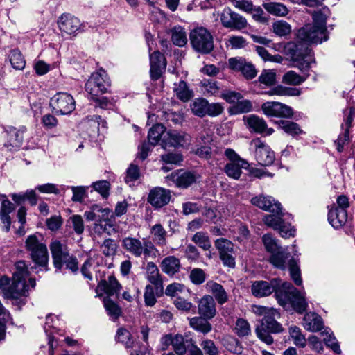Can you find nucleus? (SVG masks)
Returning a JSON list of instances; mask_svg holds the SVG:
<instances>
[{
  "mask_svg": "<svg viewBox=\"0 0 355 355\" xmlns=\"http://www.w3.org/2000/svg\"><path fill=\"white\" fill-rule=\"evenodd\" d=\"M116 249L117 245L116 242L111 239H105L101 245V250L102 253L107 257L115 254Z\"/></svg>",
  "mask_w": 355,
  "mask_h": 355,
  "instance_id": "55",
  "label": "nucleus"
},
{
  "mask_svg": "<svg viewBox=\"0 0 355 355\" xmlns=\"http://www.w3.org/2000/svg\"><path fill=\"white\" fill-rule=\"evenodd\" d=\"M150 233L155 245L161 247L166 245L167 232L161 224L158 223L153 225L150 227Z\"/></svg>",
  "mask_w": 355,
  "mask_h": 355,
  "instance_id": "33",
  "label": "nucleus"
},
{
  "mask_svg": "<svg viewBox=\"0 0 355 355\" xmlns=\"http://www.w3.org/2000/svg\"><path fill=\"white\" fill-rule=\"evenodd\" d=\"M347 220V210L344 209H331L329 211L328 220L336 229L343 226Z\"/></svg>",
  "mask_w": 355,
  "mask_h": 355,
  "instance_id": "30",
  "label": "nucleus"
},
{
  "mask_svg": "<svg viewBox=\"0 0 355 355\" xmlns=\"http://www.w3.org/2000/svg\"><path fill=\"white\" fill-rule=\"evenodd\" d=\"M313 23L301 28L297 34L298 41L290 49L291 58L297 62V67L302 71H306L314 62L309 44H320L328 40L327 19L328 10L315 12Z\"/></svg>",
  "mask_w": 355,
  "mask_h": 355,
  "instance_id": "1",
  "label": "nucleus"
},
{
  "mask_svg": "<svg viewBox=\"0 0 355 355\" xmlns=\"http://www.w3.org/2000/svg\"><path fill=\"white\" fill-rule=\"evenodd\" d=\"M53 111L60 115L71 114L76 108L73 97L67 92H58L50 100Z\"/></svg>",
  "mask_w": 355,
  "mask_h": 355,
  "instance_id": "12",
  "label": "nucleus"
},
{
  "mask_svg": "<svg viewBox=\"0 0 355 355\" xmlns=\"http://www.w3.org/2000/svg\"><path fill=\"white\" fill-rule=\"evenodd\" d=\"M306 80V78L298 75L294 71L286 72L282 78L283 83L291 85H300Z\"/></svg>",
  "mask_w": 355,
  "mask_h": 355,
  "instance_id": "49",
  "label": "nucleus"
},
{
  "mask_svg": "<svg viewBox=\"0 0 355 355\" xmlns=\"http://www.w3.org/2000/svg\"><path fill=\"white\" fill-rule=\"evenodd\" d=\"M168 136L167 142L172 146H187L190 144L191 136L184 132L170 130L166 133Z\"/></svg>",
  "mask_w": 355,
  "mask_h": 355,
  "instance_id": "29",
  "label": "nucleus"
},
{
  "mask_svg": "<svg viewBox=\"0 0 355 355\" xmlns=\"http://www.w3.org/2000/svg\"><path fill=\"white\" fill-rule=\"evenodd\" d=\"M171 198L170 190L161 187H155L150 190L147 201L154 208H162L170 202Z\"/></svg>",
  "mask_w": 355,
  "mask_h": 355,
  "instance_id": "19",
  "label": "nucleus"
},
{
  "mask_svg": "<svg viewBox=\"0 0 355 355\" xmlns=\"http://www.w3.org/2000/svg\"><path fill=\"white\" fill-rule=\"evenodd\" d=\"M259 81L267 86H272L276 82V73L273 70H263L259 77Z\"/></svg>",
  "mask_w": 355,
  "mask_h": 355,
  "instance_id": "54",
  "label": "nucleus"
},
{
  "mask_svg": "<svg viewBox=\"0 0 355 355\" xmlns=\"http://www.w3.org/2000/svg\"><path fill=\"white\" fill-rule=\"evenodd\" d=\"M248 42L243 36L232 35L227 40L226 45L232 49H243L248 45Z\"/></svg>",
  "mask_w": 355,
  "mask_h": 355,
  "instance_id": "48",
  "label": "nucleus"
},
{
  "mask_svg": "<svg viewBox=\"0 0 355 355\" xmlns=\"http://www.w3.org/2000/svg\"><path fill=\"white\" fill-rule=\"evenodd\" d=\"M189 343V340H185L181 334H176L173 339V348L178 355H184L187 352L185 344Z\"/></svg>",
  "mask_w": 355,
  "mask_h": 355,
  "instance_id": "44",
  "label": "nucleus"
},
{
  "mask_svg": "<svg viewBox=\"0 0 355 355\" xmlns=\"http://www.w3.org/2000/svg\"><path fill=\"white\" fill-rule=\"evenodd\" d=\"M248 166V162L243 160L241 162H230L225 166V172L230 178L238 180L241 175V168H245Z\"/></svg>",
  "mask_w": 355,
  "mask_h": 355,
  "instance_id": "37",
  "label": "nucleus"
},
{
  "mask_svg": "<svg viewBox=\"0 0 355 355\" xmlns=\"http://www.w3.org/2000/svg\"><path fill=\"white\" fill-rule=\"evenodd\" d=\"M25 247L34 263L42 267L47 266L49 253L41 234L36 233L29 235L26 239Z\"/></svg>",
  "mask_w": 355,
  "mask_h": 355,
  "instance_id": "4",
  "label": "nucleus"
},
{
  "mask_svg": "<svg viewBox=\"0 0 355 355\" xmlns=\"http://www.w3.org/2000/svg\"><path fill=\"white\" fill-rule=\"evenodd\" d=\"M263 7L268 13L277 17H285L289 12L288 8L279 2L264 3Z\"/></svg>",
  "mask_w": 355,
  "mask_h": 355,
  "instance_id": "36",
  "label": "nucleus"
},
{
  "mask_svg": "<svg viewBox=\"0 0 355 355\" xmlns=\"http://www.w3.org/2000/svg\"><path fill=\"white\" fill-rule=\"evenodd\" d=\"M207 101L202 98L195 99L191 104V109L193 114L199 117L206 115Z\"/></svg>",
  "mask_w": 355,
  "mask_h": 355,
  "instance_id": "43",
  "label": "nucleus"
},
{
  "mask_svg": "<svg viewBox=\"0 0 355 355\" xmlns=\"http://www.w3.org/2000/svg\"><path fill=\"white\" fill-rule=\"evenodd\" d=\"M289 334L295 345L300 347H304L306 345V340L302 334L300 329L297 326H291L289 328Z\"/></svg>",
  "mask_w": 355,
  "mask_h": 355,
  "instance_id": "47",
  "label": "nucleus"
},
{
  "mask_svg": "<svg viewBox=\"0 0 355 355\" xmlns=\"http://www.w3.org/2000/svg\"><path fill=\"white\" fill-rule=\"evenodd\" d=\"M282 283L279 279L273 278L270 281H254L251 285V292L257 297L269 296L273 292L277 297V291H282Z\"/></svg>",
  "mask_w": 355,
  "mask_h": 355,
  "instance_id": "13",
  "label": "nucleus"
},
{
  "mask_svg": "<svg viewBox=\"0 0 355 355\" xmlns=\"http://www.w3.org/2000/svg\"><path fill=\"white\" fill-rule=\"evenodd\" d=\"M220 21L224 27L236 31H241L248 25L245 17L232 11L230 8L223 9L220 15Z\"/></svg>",
  "mask_w": 355,
  "mask_h": 355,
  "instance_id": "17",
  "label": "nucleus"
},
{
  "mask_svg": "<svg viewBox=\"0 0 355 355\" xmlns=\"http://www.w3.org/2000/svg\"><path fill=\"white\" fill-rule=\"evenodd\" d=\"M189 279L193 284L200 285L205 281L206 274L201 268H193L190 272Z\"/></svg>",
  "mask_w": 355,
  "mask_h": 355,
  "instance_id": "57",
  "label": "nucleus"
},
{
  "mask_svg": "<svg viewBox=\"0 0 355 355\" xmlns=\"http://www.w3.org/2000/svg\"><path fill=\"white\" fill-rule=\"evenodd\" d=\"M104 306L107 313L114 319L118 318V317L120 315V308L110 299L107 298L104 300Z\"/></svg>",
  "mask_w": 355,
  "mask_h": 355,
  "instance_id": "58",
  "label": "nucleus"
},
{
  "mask_svg": "<svg viewBox=\"0 0 355 355\" xmlns=\"http://www.w3.org/2000/svg\"><path fill=\"white\" fill-rule=\"evenodd\" d=\"M282 291H277V300L279 305L286 308L291 304L293 309L300 313L308 307L305 297L289 282L282 283Z\"/></svg>",
  "mask_w": 355,
  "mask_h": 355,
  "instance_id": "3",
  "label": "nucleus"
},
{
  "mask_svg": "<svg viewBox=\"0 0 355 355\" xmlns=\"http://www.w3.org/2000/svg\"><path fill=\"white\" fill-rule=\"evenodd\" d=\"M278 128L282 130L285 133L295 137L300 135L304 134V132L300 125L293 121L279 120L276 122Z\"/></svg>",
  "mask_w": 355,
  "mask_h": 355,
  "instance_id": "34",
  "label": "nucleus"
},
{
  "mask_svg": "<svg viewBox=\"0 0 355 355\" xmlns=\"http://www.w3.org/2000/svg\"><path fill=\"white\" fill-rule=\"evenodd\" d=\"M50 250L53 259V264L56 269L60 270L63 266V261L69 255L66 245L59 241H53L50 244Z\"/></svg>",
  "mask_w": 355,
  "mask_h": 355,
  "instance_id": "24",
  "label": "nucleus"
},
{
  "mask_svg": "<svg viewBox=\"0 0 355 355\" xmlns=\"http://www.w3.org/2000/svg\"><path fill=\"white\" fill-rule=\"evenodd\" d=\"M273 32L279 36H286L291 32V27L285 21L279 20L272 24Z\"/></svg>",
  "mask_w": 355,
  "mask_h": 355,
  "instance_id": "51",
  "label": "nucleus"
},
{
  "mask_svg": "<svg viewBox=\"0 0 355 355\" xmlns=\"http://www.w3.org/2000/svg\"><path fill=\"white\" fill-rule=\"evenodd\" d=\"M235 331L240 337L248 336L251 332L250 324L247 320L239 318L236 322Z\"/></svg>",
  "mask_w": 355,
  "mask_h": 355,
  "instance_id": "53",
  "label": "nucleus"
},
{
  "mask_svg": "<svg viewBox=\"0 0 355 355\" xmlns=\"http://www.w3.org/2000/svg\"><path fill=\"white\" fill-rule=\"evenodd\" d=\"M208 320L199 315V316L189 318V325L194 330L203 334H207L212 329V326Z\"/></svg>",
  "mask_w": 355,
  "mask_h": 355,
  "instance_id": "32",
  "label": "nucleus"
},
{
  "mask_svg": "<svg viewBox=\"0 0 355 355\" xmlns=\"http://www.w3.org/2000/svg\"><path fill=\"white\" fill-rule=\"evenodd\" d=\"M164 132L165 128L163 125L157 123L153 125L148 132L149 142L153 146L156 145Z\"/></svg>",
  "mask_w": 355,
  "mask_h": 355,
  "instance_id": "46",
  "label": "nucleus"
},
{
  "mask_svg": "<svg viewBox=\"0 0 355 355\" xmlns=\"http://www.w3.org/2000/svg\"><path fill=\"white\" fill-rule=\"evenodd\" d=\"M116 337L118 342L124 344L127 347H131L132 343L131 335L127 329L124 328L119 329Z\"/></svg>",
  "mask_w": 355,
  "mask_h": 355,
  "instance_id": "60",
  "label": "nucleus"
},
{
  "mask_svg": "<svg viewBox=\"0 0 355 355\" xmlns=\"http://www.w3.org/2000/svg\"><path fill=\"white\" fill-rule=\"evenodd\" d=\"M252 109V104L249 100L239 101L232 107L230 111L232 114H238L241 113L249 112Z\"/></svg>",
  "mask_w": 355,
  "mask_h": 355,
  "instance_id": "50",
  "label": "nucleus"
},
{
  "mask_svg": "<svg viewBox=\"0 0 355 355\" xmlns=\"http://www.w3.org/2000/svg\"><path fill=\"white\" fill-rule=\"evenodd\" d=\"M150 76L152 79H159L166 66V59L159 51H155L150 55Z\"/></svg>",
  "mask_w": 355,
  "mask_h": 355,
  "instance_id": "25",
  "label": "nucleus"
},
{
  "mask_svg": "<svg viewBox=\"0 0 355 355\" xmlns=\"http://www.w3.org/2000/svg\"><path fill=\"white\" fill-rule=\"evenodd\" d=\"M256 51L264 61L280 62L282 60V58L279 55L275 56L270 55L268 51L262 46H257Z\"/></svg>",
  "mask_w": 355,
  "mask_h": 355,
  "instance_id": "61",
  "label": "nucleus"
},
{
  "mask_svg": "<svg viewBox=\"0 0 355 355\" xmlns=\"http://www.w3.org/2000/svg\"><path fill=\"white\" fill-rule=\"evenodd\" d=\"M289 253L284 250H278L271 254L269 261L277 268L284 270L288 268L290 275L296 285L300 286L302 283L300 268L296 261L289 259Z\"/></svg>",
  "mask_w": 355,
  "mask_h": 355,
  "instance_id": "5",
  "label": "nucleus"
},
{
  "mask_svg": "<svg viewBox=\"0 0 355 355\" xmlns=\"http://www.w3.org/2000/svg\"><path fill=\"white\" fill-rule=\"evenodd\" d=\"M201 347L207 355H218V350L213 340L206 339L200 343Z\"/></svg>",
  "mask_w": 355,
  "mask_h": 355,
  "instance_id": "62",
  "label": "nucleus"
},
{
  "mask_svg": "<svg viewBox=\"0 0 355 355\" xmlns=\"http://www.w3.org/2000/svg\"><path fill=\"white\" fill-rule=\"evenodd\" d=\"M231 3L237 9L245 12H252L253 3L251 0H230Z\"/></svg>",
  "mask_w": 355,
  "mask_h": 355,
  "instance_id": "59",
  "label": "nucleus"
},
{
  "mask_svg": "<svg viewBox=\"0 0 355 355\" xmlns=\"http://www.w3.org/2000/svg\"><path fill=\"white\" fill-rule=\"evenodd\" d=\"M198 175L193 172L177 171L166 177V181H171L179 188H187L194 183Z\"/></svg>",
  "mask_w": 355,
  "mask_h": 355,
  "instance_id": "20",
  "label": "nucleus"
},
{
  "mask_svg": "<svg viewBox=\"0 0 355 355\" xmlns=\"http://www.w3.org/2000/svg\"><path fill=\"white\" fill-rule=\"evenodd\" d=\"M140 171L137 165L131 164L126 171V176L125 181L130 186H132L133 183L139 178Z\"/></svg>",
  "mask_w": 355,
  "mask_h": 355,
  "instance_id": "52",
  "label": "nucleus"
},
{
  "mask_svg": "<svg viewBox=\"0 0 355 355\" xmlns=\"http://www.w3.org/2000/svg\"><path fill=\"white\" fill-rule=\"evenodd\" d=\"M95 191L101 193L104 198L107 197L109 194L110 183L106 180L98 181L92 184Z\"/></svg>",
  "mask_w": 355,
  "mask_h": 355,
  "instance_id": "63",
  "label": "nucleus"
},
{
  "mask_svg": "<svg viewBox=\"0 0 355 355\" xmlns=\"http://www.w3.org/2000/svg\"><path fill=\"white\" fill-rule=\"evenodd\" d=\"M279 315L278 312L277 314H268L266 318L261 320V325L257 327L255 332L257 336L263 342L268 345L273 343V338L270 334L280 333L283 331L282 325L275 320V316Z\"/></svg>",
  "mask_w": 355,
  "mask_h": 355,
  "instance_id": "9",
  "label": "nucleus"
},
{
  "mask_svg": "<svg viewBox=\"0 0 355 355\" xmlns=\"http://www.w3.org/2000/svg\"><path fill=\"white\" fill-rule=\"evenodd\" d=\"M60 31L68 35L77 32L81 26L80 21L70 14H62L58 19Z\"/></svg>",
  "mask_w": 355,
  "mask_h": 355,
  "instance_id": "23",
  "label": "nucleus"
},
{
  "mask_svg": "<svg viewBox=\"0 0 355 355\" xmlns=\"http://www.w3.org/2000/svg\"><path fill=\"white\" fill-rule=\"evenodd\" d=\"M160 267L164 273L173 276L179 272L181 267L180 261L174 256H168L162 261Z\"/></svg>",
  "mask_w": 355,
  "mask_h": 355,
  "instance_id": "31",
  "label": "nucleus"
},
{
  "mask_svg": "<svg viewBox=\"0 0 355 355\" xmlns=\"http://www.w3.org/2000/svg\"><path fill=\"white\" fill-rule=\"evenodd\" d=\"M189 40L192 48L198 53L208 54L214 49V38L208 29L198 26L189 33Z\"/></svg>",
  "mask_w": 355,
  "mask_h": 355,
  "instance_id": "6",
  "label": "nucleus"
},
{
  "mask_svg": "<svg viewBox=\"0 0 355 355\" xmlns=\"http://www.w3.org/2000/svg\"><path fill=\"white\" fill-rule=\"evenodd\" d=\"M171 40L173 44L178 46H184L187 43V35L184 28L175 26L171 30Z\"/></svg>",
  "mask_w": 355,
  "mask_h": 355,
  "instance_id": "40",
  "label": "nucleus"
},
{
  "mask_svg": "<svg viewBox=\"0 0 355 355\" xmlns=\"http://www.w3.org/2000/svg\"><path fill=\"white\" fill-rule=\"evenodd\" d=\"M262 240L267 251L272 254L279 250L281 248L277 244V240L271 234H266L263 235Z\"/></svg>",
  "mask_w": 355,
  "mask_h": 355,
  "instance_id": "56",
  "label": "nucleus"
},
{
  "mask_svg": "<svg viewBox=\"0 0 355 355\" xmlns=\"http://www.w3.org/2000/svg\"><path fill=\"white\" fill-rule=\"evenodd\" d=\"M272 214H267L263 221L267 226L278 230L280 235L284 238L293 236L295 230L289 223H286L283 219L285 214L282 211V206H279V211L272 212Z\"/></svg>",
  "mask_w": 355,
  "mask_h": 355,
  "instance_id": "10",
  "label": "nucleus"
},
{
  "mask_svg": "<svg viewBox=\"0 0 355 355\" xmlns=\"http://www.w3.org/2000/svg\"><path fill=\"white\" fill-rule=\"evenodd\" d=\"M111 82L105 71L101 69L92 73L85 83V90L91 97L99 96L107 92Z\"/></svg>",
  "mask_w": 355,
  "mask_h": 355,
  "instance_id": "8",
  "label": "nucleus"
},
{
  "mask_svg": "<svg viewBox=\"0 0 355 355\" xmlns=\"http://www.w3.org/2000/svg\"><path fill=\"white\" fill-rule=\"evenodd\" d=\"M198 313L207 320L214 318L216 313V304L213 296L205 295L198 302Z\"/></svg>",
  "mask_w": 355,
  "mask_h": 355,
  "instance_id": "22",
  "label": "nucleus"
},
{
  "mask_svg": "<svg viewBox=\"0 0 355 355\" xmlns=\"http://www.w3.org/2000/svg\"><path fill=\"white\" fill-rule=\"evenodd\" d=\"M321 335L323 336V340L328 347L331 348L336 354L341 353L340 345L330 329L327 327L324 328Z\"/></svg>",
  "mask_w": 355,
  "mask_h": 355,
  "instance_id": "38",
  "label": "nucleus"
},
{
  "mask_svg": "<svg viewBox=\"0 0 355 355\" xmlns=\"http://www.w3.org/2000/svg\"><path fill=\"white\" fill-rule=\"evenodd\" d=\"M205 93L209 95H217L219 93L220 88L216 81L205 80L203 83Z\"/></svg>",
  "mask_w": 355,
  "mask_h": 355,
  "instance_id": "64",
  "label": "nucleus"
},
{
  "mask_svg": "<svg viewBox=\"0 0 355 355\" xmlns=\"http://www.w3.org/2000/svg\"><path fill=\"white\" fill-rule=\"evenodd\" d=\"M243 121L247 128L251 131L265 135H271L274 132L272 128H268L265 120L254 114L243 116Z\"/></svg>",
  "mask_w": 355,
  "mask_h": 355,
  "instance_id": "21",
  "label": "nucleus"
},
{
  "mask_svg": "<svg viewBox=\"0 0 355 355\" xmlns=\"http://www.w3.org/2000/svg\"><path fill=\"white\" fill-rule=\"evenodd\" d=\"M4 143L3 147L8 151L19 150L24 141V135L26 132L25 126L19 128L12 125L3 126Z\"/></svg>",
  "mask_w": 355,
  "mask_h": 355,
  "instance_id": "11",
  "label": "nucleus"
},
{
  "mask_svg": "<svg viewBox=\"0 0 355 355\" xmlns=\"http://www.w3.org/2000/svg\"><path fill=\"white\" fill-rule=\"evenodd\" d=\"M173 91L181 101H188L193 96L192 91L189 89L184 81H180L174 84Z\"/></svg>",
  "mask_w": 355,
  "mask_h": 355,
  "instance_id": "39",
  "label": "nucleus"
},
{
  "mask_svg": "<svg viewBox=\"0 0 355 355\" xmlns=\"http://www.w3.org/2000/svg\"><path fill=\"white\" fill-rule=\"evenodd\" d=\"M265 115L270 117L291 118L293 109L286 104L276 101H268L261 105Z\"/></svg>",
  "mask_w": 355,
  "mask_h": 355,
  "instance_id": "18",
  "label": "nucleus"
},
{
  "mask_svg": "<svg viewBox=\"0 0 355 355\" xmlns=\"http://www.w3.org/2000/svg\"><path fill=\"white\" fill-rule=\"evenodd\" d=\"M9 60L12 67L16 70H22L25 67V59L18 49H13L10 51Z\"/></svg>",
  "mask_w": 355,
  "mask_h": 355,
  "instance_id": "42",
  "label": "nucleus"
},
{
  "mask_svg": "<svg viewBox=\"0 0 355 355\" xmlns=\"http://www.w3.org/2000/svg\"><path fill=\"white\" fill-rule=\"evenodd\" d=\"M102 284L105 293L109 295L118 293L121 288L120 284L114 276H110L107 282L105 281Z\"/></svg>",
  "mask_w": 355,
  "mask_h": 355,
  "instance_id": "45",
  "label": "nucleus"
},
{
  "mask_svg": "<svg viewBox=\"0 0 355 355\" xmlns=\"http://www.w3.org/2000/svg\"><path fill=\"white\" fill-rule=\"evenodd\" d=\"M29 272L24 261H19L15 264V271L13 273L12 281L10 284V279L7 277L0 278V288L6 297L17 299L21 296H26L28 292L29 286L35 288V280L29 279V284H26V279Z\"/></svg>",
  "mask_w": 355,
  "mask_h": 355,
  "instance_id": "2",
  "label": "nucleus"
},
{
  "mask_svg": "<svg viewBox=\"0 0 355 355\" xmlns=\"http://www.w3.org/2000/svg\"><path fill=\"white\" fill-rule=\"evenodd\" d=\"M216 248L223 264L228 268H234L236 266L234 244L229 240L220 238L214 241Z\"/></svg>",
  "mask_w": 355,
  "mask_h": 355,
  "instance_id": "15",
  "label": "nucleus"
},
{
  "mask_svg": "<svg viewBox=\"0 0 355 355\" xmlns=\"http://www.w3.org/2000/svg\"><path fill=\"white\" fill-rule=\"evenodd\" d=\"M251 202L254 206L270 212L279 211L281 204L269 196L259 195L251 199Z\"/></svg>",
  "mask_w": 355,
  "mask_h": 355,
  "instance_id": "26",
  "label": "nucleus"
},
{
  "mask_svg": "<svg viewBox=\"0 0 355 355\" xmlns=\"http://www.w3.org/2000/svg\"><path fill=\"white\" fill-rule=\"evenodd\" d=\"M302 325L309 331H319L323 329V320L318 314L309 312L304 316Z\"/></svg>",
  "mask_w": 355,
  "mask_h": 355,
  "instance_id": "28",
  "label": "nucleus"
},
{
  "mask_svg": "<svg viewBox=\"0 0 355 355\" xmlns=\"http://www.w3.org/2000/svg\"><path fill=\"white\" fill-rule=\"evenodd\" d=\"M146 277L148 282L155 286H159L162 284V276L159 270L153 262H148L146 266Z\"/></svg>",
  "mask_w": 355,
  "mask_h": 355,
  "instance_id": "35",
  "label": "nucleus"
},
{
  "mask_svg": "<svg viewBox=\"0 0 355 355\" xmlns=\"http://www.w3.org/2000/svg\"><path fill=\"white\" fill-rule=\"evenodd\" d=\"M250 149L254 152V156L260 165L270 166L275 160V154L270 148L260 139H252L250 143Z\"/></svg>",
  "mask_w": 355,
  "mask_h": 355,
  "instance_id": "14",
  "label": "nucleus"
},
{
  "mask_svg": "<svg viewBox=\"0 0 355 355\" xmlns=\"http://www.w3.org/2000/svg\"><path fill=\"white\" fill-rule=\"evenodd\" d=\"M191 241L204 250H209L211 248V241L207 232H197L192 236Z\"/></svg>",
  "mask_w": 355,
  "mask_h": 355,
  "instance_id": "41",
  "label": "nucleus"
},
{
  "mask_svg": "<svg viewBox=\"0 0 355 355\" xmlns=\"http://www.w3.org/2000/svg\"><path fill=\"white\" fill-rule=\"evenodd\" d=\"M122 245L128 252L135 257H140L142 254L146 257H155L157 249L150 241H144V243L136 238L126 237L122 241Z\"/></svg>",
  "mask_w": 355,
  "mask_h": 355,
  "instance_id": "7",
  "label": "nucleus"
},
{
  "mask_svg": "<svg viewBox=\"0 0 355 355\" xmlns=\"http://www.w3.org/2000/svg\"><path fill=\"white\" fill-rule=\"evenodd\" d=\"M207 292L211 293L219 304L226 303L229 297L223 286L214 281H208L205 284Z\"/></svg>",
  "mask_w": 355,
  "mask_h": 355,
  "instance_id": "27",
  "label": "nucleus"
},
{
  "mask_svg": "<svg viewBox=\"0 0 355 355\" xmlns=\"http://www.w3.org/2000/svg\"><path fill=\"white\" fill-rule=\"evenodd\" d=\"M227 64L231 70L240 72L248 80L253 79L257 74L255 67L242 57L231 58L228 60Z\"/></svg>",
  "mask_w": 355,
  "mask_h": 355,
  "instance_id": "16",
  "label": "nucleus"
}]
</instances>
